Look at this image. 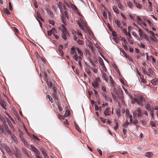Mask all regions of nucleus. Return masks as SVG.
Listing matches in <instances>:
<instances>
[{"label":"nucleus","instance_id":"f257e3e1","mask_svg":"<svg viewBox=\"0 0 158 158\" xmlns=\"http://www.w3.org/2000/svg\"><path fill=\"white\" fill-rule=\"evenodd\" d=\"M0 131L5 135H7L8 133H10V131L9 130L8 125L6 123L0 125Z\"/></svg>","mask_w":158,"mask_h":158},{"label":"nucleus","instance_id":"f03ea898","mask_svg":"<svg viewBox=\"0 0 158 158\" xmlns=\"http://www.w3.org/2000/svg\"><path fill=\"white\" fill-rule=\"evenodd\" d=\"M100 82L101 79L100 77H98L92 82V85L94 88L97 89L99 86V82Z\"/></svg>","mask_w":158,"mask_h":158},{"label":"nucleus","instance_id":"7ed1b4c3","mask_svg":"<svg viewBox=\"0 0 158 158\" xmlns=\"http://www.w3.org/2000/svg\"><path fill=\"white\" fill-rule=\"evenodd\" d=\"M27 148L34 153L35 155H38L40 154L39 151L33 146L30 145L29 146H27Z\"/></svg>","mask_w":158,"mask_h":158},{"label":"nucleus","instance_id":"20e7f679","mask_svg":"<svg viewBox=\"0 0 158 158\" xmlns=\"http://www.w3.org/2000/svg\"><path fill=\"white\" fill-rule=\"evenodd\" d=\"M137 103L139 105H143V102L144 101L143 96L140 95H138L136 97Z\"/></svg>","mask_w":158,"mask_h":158},{"label":"nucleus","instance_id":"39448f33","mask_svg":"<svg viewBox=\"0 0 158 158\" xmlns=\"http://www.w3.org/2000/svg\"><path fill=\"white\" fill-rule=\"evenodd\" d=\"M109 78L110 80L109 84L110 85V86H111L112 89H113L114 91L115 92V89L114 87L115 86L116 83L113 80L111 76H109Z\"/></svg>","mask_w":158,"mask_h":158},{"label":"nucleus","instance_id":"423d86ee","mask_svg":"<svg viewBox=\"0 0 158 158\" xmlns=\"http://www.w3.org/2000/svg\"><path fill=\"white\" fill-rule=\"evenodd\" d=\"M133 116L134 117L137 116L138 117H140L142 115L141 111L139 108L133 111Z\"/></svg>","mask_w":158,"mask_h":158},{"label":"nucleus","instance_id":"0eeeda50","mask_svg":"<svg viewBox=\"0 0 158 158\" xmlns=\"http://www.w3.org/2000/svg\"><path fill=\"white\" fill-rule=\"evenodd\" d=\"M62 27L63 29H62L61 31H62V37L64 40L67 39V37L66 36V34H67V30L65 27L64 25H62Z\"/></svg>","mask_w":158,"mask_h":158},{"label":"nucleus","instance_id":"6e6552de","mask_svg":"<svg viewBox=\"0 0 158 158\" xmlns=\"http://www.w3.org/2000/svg\"><path fill=\"white\" fill-rule=\"evenodd\" d=\"M101 73L102 74V77L103 79V80L106 82H107L108 80V78H109V76H108V74L104 72L102 70H101Z\"/></svg>","mask_w":158,"mask_h":158},{"label":"nucleus","instance_id":"1a4fd4ad","mask_svg":"<svg viewBox=\"0 0 158 158\" xmlns=\"http://www.w3.org/2000/svg\"><path fill=\"white\" fill-rule=\"evenodd\" d=\"M15 149L14 151V154L17 158H19L21 155V152L19 151L17 148H15Z\"/></svg>","mask_w":158,"mask_h":158},{"label":"nucleus","instance_id":"9d476101","mask_svg":"<svg viewBox=\"0 0 158 158\" xmlns=\"http://www.w3.org/2000/svg\"><path fill=\"white\" fill-rule=\"evenodd\" d=\"M77 24L79 25L80 28L83 30H84V28L83 27L85 25V23L82 19H80L79 21L78 20L77 21Z\"/></svg>","mask_w":158,"mask_h":158},{"label":"nucleus","instance_id":"9b49d317","mask_svg":"<svg viewBox=\"0 0 158 158\" xmlns=\"http://www.w3.org/2000/svg\"><path fill=\"white\" fill-rule=\"evenodd\" d=\"M4 148L6 152L9 156H11L12 155V153L8 147L6 145H4Z\"/></svg>","mask_w":158,"mask_h":158},{"label":"nucleus","instance_id":"f8f14e48","mask_svg":"<svg viewBox=\"0 0 158 158\" xmlns=\"http://www.w3.org/2000/svg\"><path fill=\"white\" fill-rule=\"evenodd\" d=\"M111 112L110 111L109 108L107 107L104 111V114L105 116H109Z\"/></svg>","mask_w":158,"mask_h":158},{"label":"nucleus","instance_id":"ddd939ff","mask_svg":"<svg viewBox=\"0 0 158 158\" xmlns=\"http://www.w3.org/2000/svg\"><path fill=\"white\" fill-rule=\"evenodd\" d=\"M146 74L149 76H151L155 74V73L151 69H149L148 70V72L146 73Z\"/></svg>","mask_w":158,"mask_h":158},{"label":"nucleus","instance_id":"4468645a","mask_svg":"<svg viewBox=\"0 0 158 158\" xmlns=\"http://www.w3.org/2000/svg\"><path fill=\"white\" fill-rule=\"evenodd\" d=\"M127 38L128 39L129 42L131 44H133V42L131 40L132 38L131 36V35L130 33H128V35L127 36Z\"/></svg>","mask_w":158,"mask_h":158},{"label":"nucleus","instance_id":"2eb2a0df","mask_svg":"<svg viewBox=\"0 0 158 158\" xmlns=\"http://www.w3.org/2000/svg\"><path fill=\"white\" fill-rule=\"evenodd\" d=\"M46 10L50 17H53V13L52 10L48 8H46Z\"/></svg>","mask_w":158,"mask_h":158},{"label":"nucleus","instance_id":"dca6fc26","mask_svg":"<svg viewBox=\"0 0 158 158\" xmlns=\"http://www.w3.org/2000/svg\"><path fill=\"white\" fill-rule=\"evenodd\" d=\"M151 82L153 85H156L158 84V79L157 78H155L153 79L152 80Z\"/></svg>","mask_w":158,"mask_h":158},{"label":"nucleus","instance_id":"f3484780","mask_svg":"<svg viewBox=\"0 0 158 158\" xmlns=\"http://www.w3.org/2000/svg\"><path fill=\"white\" fill-rule=\"evenodd\" d=\"M152 35L150 36V38L151 39H152L153 41L154 42H156L157 41V38L155 37V34L154 33V34H152Z\"/></svg>","mask_w":158,"mask_h":158},{"label":"nucleus","instance_id":"a211bd4d","mask_svg":"<svg viewBox=\"0 0 158 158\" xmlns=\"http://www.w3.org/2000/svg\"><path fill=\"white\" fill-rule=\"evenodd\" d=\"M77 48L75 47L74 46L72 47L71 49V53H76V50H77Z\"/></svg>","mask_w":158,"mask_h":158},{"label":"nucleus","instance_id":"6ab92c4d","mask_svg":"<svg viewBox=\"0 0 158 158\" xmlns=\"http://www.w3.org/2000/svg\"><path fill=\"white\" fill-rule=\"evenodd\" d=\"M22 152L28 158H32L31 157L28 153L24 149H23Z\"/></svg>","mask_w":158,"mask_h":158},{"label":"nucleus","instance_id":"aec40b11","mask_svg":"<svg viewBox=\"0 0 158 158\" xmlns=\"http://www.w3.org/2000/svg\"><path fill=\"white\" fill-rule=\"evenodd\" d=\"M145 156L149 158H151L153 156V154L151 152H147L145 154Z\"/></svg>","mask_w":158,"mask_h":158},{"label":"nucleus","instance_id":"412c9836","mask_svg":"<svg viewBox=\"0 0 158 158\" xmlns=\"http://www.w3.org/2000/svg\"><path fill=\"white\" fill-rule=\"evenodd\" d=\"M114 22L119 27H120V26H121V23L120 21H119L118 20L116 19L115 20Z\"/></svg>","mask_w":158,"mask_h":158},{"label":"nucleus","instance_id":"4be33fe9","mask_svg":"<svg viewBox=\"0 0 158 158\" xmlns=\"http://www.w3.org/2000/svg\"><path fill=\"white\" fill-rule=\"evenodd\" d=\"M113 9L114 11L116 13L118 14L119 13V11L118 10L117 8L115 6H114L113 7Z\"/></svg>","mask_w":158,"mask_h":158},{"label":"nucleus","instance_id":"5701e85b","mask_svg":"<svg viewBox=\"0 0 158 158\" xmlns=\"http://www.w3.org/2000/svg\"><path fill=\"white\" fill-rule=\"evenodd\" d=\"M129 124V122L127 121L123 124V126L124 127V128H126Z\"/></svg>","mask_w":158,"mask_h":158},{"label":"nucleus","instance_id":"b1692460","mask_svg":"<svg viewBox=\"0 0 158 158\" xmlns=\"http://www.w3.org/2000/svg\"><path fill=\"white\" fill-rule=\"evenodd\" d=\"M52 96L56 99L58 100V98L56 94V92L53 93L52 94Z\"/></svg>","mask_w":158,"mask_h":158},{"label":"nucleus","instance_id":"393cba45","mask_svg":"<svg viewBox=\"0 0 158 158\" xmlns=\"http://www.w3.org/2000/svg\"><path fill=\"white\" fill-rule=\"evenodd\" d=\"M116 114L118 117L120 116V111L119 108L117 109Z\"/></svg>","mask_w":158,"mask_h":158},{"label":"nucleus","instance_id":"a878e982","mask_svg":"<svg viewBox=\"0 0 158 158\" xmlns=\"http://www.w3.org/2000/svg\"><path fill=\"white\" fill-rule=\"evenodd\" d=\"M101 70L102 71L104 72V71L106 72H107V69L105 65L102 66V70Z\"/></svg>","mask_w":158,"mask_h":158},{"label":"nucleus","instance_id":"bb28decb","mask_svg":"<svg viewBox=\"0 0 158 158\" xmlns=\"http://www.w3.org/2000/svg\"><path fill=\"white\" fill-rule=\"evenodd\" d=\"M99 63L101 66L105 65L104 63L103 60L100 57L99 58Z\"/></svg>","mask_w":158,"mask_h":158},{"label":"nucleus","instance_id":"cd10ccee","mask_svg":"<svg viewBox=\"0 0 158 158\" xmlns=\"http://www.w3.org/2000/svg\"><path fill=\"white\" fill-rule=\"evenodd\" d=\"M115 125L114 127V129L115 131H116L118 128V125L117 122H115Z\"/></svg>","mask_w":158,"mask_h":158},{"label":"nucleus","instance_id":"c85d7f7f","mask_svg":"<svg viewBox=\"0 0 158 158\" xmlns=\"http://www.w3.org/2000/svg\"><path fill=\"white\" fill-rule=\"evenodd\" d=\"M77 51L80 55H83V53L82 52L79 48H77Z\"/></svg>","mask_w":158,"mask_h":158},{"label":"nucleus","instance_id":"c756f323","mask_svg":"<svg viewBox=\"0 0 158 158\" xmlns=\"http://www.w3.org/2000/svg\"><path fill=\"white\" fill-rule=\"evenodd\" d=\"M101 87L102 90L104 92L106 93V86L104 85H102Z\"/></svg>","mask_w":158,"mask_h":158},{"label":"nucleus","instance_id":"7c9ffc66","mask_svg":"<svg viewBox=\"0 0 158 158\" xmlns=\"http://www.w3.org/2000/svg\"><path fill=\"white\" fill-rule=\"evenodd\" d=\"M47 98L49 99V100L52 103L53 102V99L49 95H47Z\"/></svg>","mask_w":158,"mask_h":158},{"label":"nucleus","instance_id":"2f4dec72","mask_svg":"<svg viewBox=\"0 0 158 158\" xmlns=\"http://www.w3.org/2000/svg\"><path fill=\"white\" fill-rule=\"evenodd\" d=\"M145 107L146 109H147L148 110H152L150 108V105L149 104H147L146 105Z\"/></svg>","mask_w":158,"mask_h":158},{"label":"nucleus","instance_id":"473e14b6","mask_svg":"<svg viewBox=\"0 0 158 158\" xmlns=\"http://www.w3.org/2000/svg\"><path fill=\"white\" fill-rule=\"evenodd\" d=\"M46 82H47L48 85L49 86L50 88H51L52 85V83L51 82H49L48 80H46Z\"/></svg>","mask_w":158,"mask_h":158},{"label":"nucleus","instance_id":"72a5a7b5","mask_svg":"<svg viewBox=\"0 0 158 158\" xmlns=\"http://www.w3.org/2000/svg\"><path fill=\"white\" fill-rule=\"evenodd\" d=\"M139 35L140 36H142L143 34V31L141 29H139Z\"/></svg>","mask_w":158,"mask_h":158},{"label":"nucleus","instance_id":"f704fd0d","mask_svg":"<svg viewBox=\"0 0 158 158\" xmlns=\"http://www.w3.org/2000/svg\"><path fill=\"white\" fill-rule=\"evenodd\" d=\"M131 103L133 104H134L135 102L137 103V100L136 97L135 98H133L132 99Z\"/></svg>","mask_w":158,"mask_h":158},{"label":"nucleus","instance_id":"c9c22d12","mask_svg":"<svg viewBox=\"0 0 158 158\" xmlns=\"http://www.w3.org/2000/svg\"><path fill=\"white\" fill-rule=\"evenodd\" d=\"M77 43L79 44L80 45H83L84 44V42L83 41L80 40H77Z\"/></svg>","mask_w":158,"mask_h":158},{"label":"nucleus","instance_id":"e433bc0d","mask_svg":"<svg viewBox=\"0 0 158 158\" xmlns=\"http://www.w3.org/2000/svg\"><path fill=\"white\" fill-rule=\"evenodd\" d=\"M117 2L118 3V7L120 9H121L122 10H123V6L121 4L120 2Z\"/></svg>","mask_w":158,"mask_h":158},{"label":"nucleus","instance_id":"4c0bfd02","mask_svg":"<svg viewBox=\"0 0 158 158\" xmlns=\"http://www.w3.org/2000/svg\"><path fill=\"white\" fill-rule=\"evenodd\" d=\"M127 4L128 6H129L130 8H131L133 6V5L132 3L130 1L128 2L127 3Z\"/></svg>","mask_w":158,"mask_h":158},{"label":"nucleus","instance_id":"58836bf2","mask_svg":"<svg viewBox=\"0 0 158 158\" xmlns=\"http://www.w3.org/2000/svg\"><path fill=\"white\" fill-rule=\"evenodd\" d=\"M136 5L137 7L139 9H141V5L139 3H136Z\"/></svg>","mask_w":158,"mask_h":158},{"label":"nucleus","instance_id":"ea45409f","mask_svg":"<svg viewBox=\"0 0 158 158\" xmlns=\"http://www.w3.org/2000/svg\"><path fill=\"white\" fill-rule=\"evenodd\" d=\"M4 11L7 14H8V15H9L10 14V11L9 10L7 9L6 8H4Z\"/></svg>","mask_w":158,"mask_h":158},{"label":"nucleus","instance_id":"a19ab883","mask_svg":"<svg viewBox=\"0 0 158 158\" xmlns=\"http://www.w3.org/2000/svg\"><path fill=\"white\" fill-rule=\"evenodd\" d=\"M150 125L152 127H156V125L155 123L153 122H151L150 123Z\"/></svg>","mask_w":158,"mask_h":158},{"label":"nucleus","instance_id":"79ce46f5","mask_svg":"<svg viewBox=\"0 0 158 158\" xmlns=\"http://www.w3.org/2000/svg\"><path fill=\"white\" fill-rule=\"evenodd\" d=\"M8 134L10 135L11 136V137L12 139H15V138H16L15 136L14 135L12 134H11V132H10V133H8Z\"/></svg>","mask_w":158,"mask_h":158},{"label":"nucleus","instance_id":"37998d69","mask_svg":"<svg viewBox=\"0 0 158 158\" xmlns=\"http://www.w3.org/2000/svg\"><path fill=\"white\" fill-rule=\"evenodd\" d=\"M73 57L75 59V60L76 61H77L78 60V56H77L76 54H75L74 55V56H73Z\"/></svg>","mask_w":158,"mask_h":158},{"label":"nucleus","instance_id":"c03bdc74","mask_svg":"<svg viewBox=\"0 0 158 158\" xmlns=\"http://www.w3.org/2000/svg\"><path fill=\"white\" fill-rule=\"evenodd\" d=\"M49 22L50 24H51L53 25H54L55 24L54 21L51 20V19L49 20Z\"/></svg>","mask_w":158,"mask_h":158},{"label":"nucleus","instance_id":"a18cd8bd","mask_svg":"<svg viewBox=\"0 0 158 158\" xmlns=\"http://www.w3.org/2000/svg\"><path fill=\"white\" fill-rule=\"evenodd\" d=\"M143 37L144 38L146 39L148 41L149 40V38L148 36L146 34H144L143 35Z\"/></svg>","mask_w":158,"mask_h":158},{"label":"nucleus","instance_id":"49530a36","mask_svg":"<svg viewBox=\"0 0 158 158\" xmlns=\"http://www.w3.org/2000/svg\"><path fill=\"white\" fill-rule=\"evenodd\" d=\"M20 138V139L23 142L25 140L24 139V137L22 135H20L19 136Z\"/></svg>","mask_w":158,"mask_h":158},{"label":"nucleus","instance_id":"de8ad7c7","mask_svg":"<svg viewBox=\"0 0 158 158\" xmlns=\"http://www.w3.org/2000/svg\"><path fill=\"white\" fill-rule=\"evenodd\" d=\"M123 33L127 36L128 33L127 32L126 29L125 28H124L123 29Z\"/></svg>","mask_w":158,"mask_h":158},{"label":"nucleus","instance_id":"09e8293b","mask_svg":"<svg viewBox=\"0 0 158 158\" xmlns=\"http://www.w3.org/2000/svg\"><path fill=\"white\" fill-rule=\"evenodd\" d=\"M23 142L24 143L25 146L27 147L28 146H29L30 145L28 144L27 143L25 140L23 141Z\"/></svg>","mask_w":158,"mask_h":158},{"label":"nucleus","instance_id":"8fccbe9b","mask_svg":"<svg viewBox=\"0 0 158 158\" xmlns=\"http://www.w3.org/2000/svg\"><path fill=\"white\" fill-rule=\"evenodd\" d=\"M69 115V112L68 111H66L64 114V117H66Z\"/></svg>","mask_w":158,"mask_h":158},{"label":"nucleus","instance_id":"3c124183","mask_svg":"<svg viewBox=\"0 0 158 158\" xmlns=\"http://www.w3.org/2000/svg\"><path fill=\"white\" fill-rule=\"evenodd\" d=\"M57 106L59 108V110L60 111H62V110L61 108V107L60 106V105L58 103H57Z\"/></svg>","mask_w":158,"mask_h":158},{"label":"nucleus","instance_id":"603ef678","mask_svg":"<svg viewBox=\"0 0 158 158\" xmlns=\"http://www.w3.org/2000/svg\"><path fill=\"white\" fill-rule=\"evenodd\" d=\"M100 119L101 120V121L104 123H105L106 122V119H104V118H100Z\"/></svg>","mask_w":158,"mask_h":158},{"label":"nucleus","instance_id":"864d4df0","mask_svg":"<svg viewBox=\"0 0 158 158\" xmlns=\"http://www.w3.org/2000/svg\"><path fill=\"white\" fill-rule=\"evenodd\" d=\"M102 15L105 18H106L107 17L106 13L105 11H103L102 12Z\"/></svg>","mask_w":158,"mask_h":158},{"label":"nucleus","instance_id":"5fc2aeb1","mask_svg":"<svg viewBox=\"0 0 158 158\" xmlns=\"http://www.w3.org/2000/svg\"><path fill=\"white\" fill-rule=\"evenodd\" d=\"M71 31L72 34L73 35L77 34V31H75V30L73 29H71Z\"/></svg>","mask_w":158,"mask_h":158},{"label":"nucleus","instance_id":"6e6d98bb","mask_svg":"<svg viewBox=\"0 0 158 158\" xmlns=\"http://www.w3.org/2000/svg\"><path fill=\"white\" fill-rule=\"evenodd\" d=\"M153 110H154L153 109L150 110L151 111L150 114L152 116V118H153V115H154V113H153Z\"/></svg>","mask_w":158,"mask_h":158},{"label":"nucleus","instance_id":"4d7b16f0","mask_svg":"<svg viewBox=\"0 0 158 158\" xmlns=\"http://www.w3.org/2000/svg\"><path fill=\"white\" fill-rule=\"evenodd\" d=\"M121 40L122 41H123L124 43L125 44H126L127 43V42L126 41V40L124 37H122Z\"/></svg>","mask_w":158,"mask_h":158},{"label":"nucleus","instance_id":"13d9d810","mask_svg":"<svg viewBox=\"0 0 158 158\" xmlns=\"http://www.w3.org/2000/svg\"><path fill=\"white\" fill-rule=\"evenodd\" d=\"M97 151H98V152H99L100 155V156H102V151L99 148L97 149Z\"/></svg>","mask_w":158,"mask_h":158},{"label":"nucleus","instance_id":"bf43d9fd","mask_svg":"<svg viewBox=\"0 0 158 158\" xmlns=\"http://www.w3.org/2000/svg\"><path fill=\"white\" fill-rule=\"evenodd\" d=\"M76 30H77V35H80L81 36H82V34L81 33V32L79 31L77 29H76Z\"/></svg>","mask_w":158,"mask_h":158},{"label":"nucleus","instance_id":"052dcab7","mask_svg":"<svg viewBox=\"0 0 158 158\" xmlns=\"http://www.w3.org/2000/svg\"><path fill=\"white\" fill-rule=\"evenodd\" d=\"M130 118V123H132L133 121V117L131 115H130L129 116Z\"/></svg>","mask_w":158,"mask_h":158},{"label":"nucleus","instance_id":"680f3d73","mask_svg":"<svg viewBox=\"0 0 158 158\" xmlns=\"http://www.w3.org/2000/svg\"><path fill=\"white\" fill-rule=\"evenodd\" d=\"M147 31L148 32V33H150L151 35H152V34L153 35L154 34V33L153 31L149 30L148 29H147Z\"/></svg>","mask_w":158,"mask_h":158},{"label":"nucleus","instance_id":"e2e57ef3","mask_svg":"<svg viewBox=\"0 0 158 158\" xmlns=\"http://www.w3.org/2000/svg\"><path fill=\"white\" fill-rule=\"evenodd\" d=\"M92 70L95 73H97L98 72V69L96 68H93Z\"/></svg>","mask_w":158,"mask_h":158},{"label":"nucleus","instance_id":"0e129e2a","mask_svg":"<svg viewBox=\"0 0 158 158\" xmlns=\"http://www.w3.org/2000/svg\"><path fill=\"white\" fill-rule=\"evenodd\" d=\"M123 132L124 134L126 135L127 133V129L126 128H123Z\"/></svg>","mask_w":158,"mask_h":158},{"label":"nucleus","instance_id":"69168bd1","mask_svg":"<svg viewBox=\"0 0 158 158\" xmlns=\"http://www.w3.org/2000/svg\"><path fill=\"white\" fill-rule=\"evenodd\" d=\"M51 31L52 32L54 33V32H56V33H57V32L56 31V30L54 28H52V29L51 30Z\"/></svg>","mask_w":158,"mask_h":158},{"label":"nucleus","instance_id":"338daca9","mask_svg":"<svg viewBox=\"0 0 158 158\" xmlns=\"http://www.w3.org/2000/svg\"><path fill=\"white\" fill-rule=\"evenodd\" d=\"M52 32L51 31V30H50V31H48V36H50L52 35Z\"/></svg>","mask_w":158,"mask_h":158},{"label":"nucleus","instance_id":"774afa93","mask_svg":"<svg viewBox=\"0 0 158 158\" xmlns=\"http://www.w3.org/2000/svg\"><path fill=\"white\" fill-rule=\"evenodd\" d=\"M138 123V121L137 119H135L133 122V123L135 125L137 124Z\"/></svg>","mask_w":158,"mask_h":158}]
</instances>
